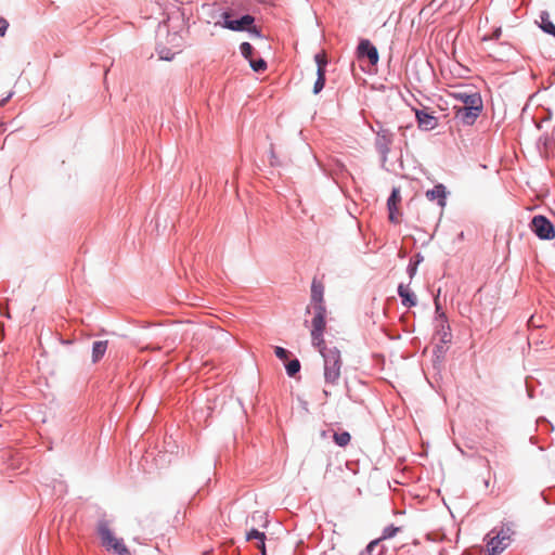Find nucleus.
<instances>
[{"label": "nucleus", "instance_id": "obj_1", "mask_svg": "<svg viewBox=\"0 0 555 555\" xmlns=\"http://www.w3.org/2000/svg\"><path fill=\"white\" fill-rule=\"evenodd\" d=\"M452 96L462 103L455 105L454 118L463 126H473L483 109V102L479 92L456 91Z\"/></svg>", "mask_w": 555, "mask_h": 555}, {"label": "nucleus", "instance_id": "obj_2", "mask_svg": "<svg viewBox=\"0 0 555 555\" xmlns=\"http://www.w3.org/2000/svg\"><path fill=\"white\" fill-rule=\"evenodd\" d=\"M112 520L104 514L96 522V533L100 537L101 544L107 551H113L117 555H131L129 548L122 539H118L111 530Z\"/></svg>", "mask_w": 555, "mask_h": 555}, {"label": "nucleus", "instance_id": "obj_3", "mask_svg": "<svg viewBox=\"0 0 555 555\" xmlns=\"http://www.w3.org/2000/svg\"><path fill=\"white\" fill-rule=\"evenodd\" d=\"M324 364V380L326 385L336 386L340 378L341 356L337 347L321 350Z\"/></svg>", "mask_w": 555, "mask_h": 555}, {"label": "nucleus", "instance_id": "obj_4", "mask_svg": "<svg viewBox=\"0 0 555 555\" xmlns=\"http://www.w3.org/2000/svg\"><path fill=\"white\" fill-rule=\"evenodd\" d=\"M221 20L215 23L216 26L232 30L243 33L255 23V17L251 14H243L238 18H233L232 11L227 10L220 14Z\"/></svg>", "mask_w": 555, "mask_h": 555}, {"label": "nucleus", "instance_id": "obj_5", "mask_svg": "<svg viewBox=\"0 0 555 555\" xmlns=\"http://www.w3.org/2000/svg\"><path fill=\"white\" fill-rule=\"evenodd\" d=\"M529 227L540 240L548 241L555 237L554 224L543 215L533 216Z\"/></svg>", "mask_w": 555, "mask_h": 555}, {"label": "nucleus", "instance_id": "obj_6", "mask_svg": "<svg viewBox=\"0 0 555 555\" xmlns=\"http://www.w3.org/2000/svg\"><path fill=\"white\" fill-rule=\"evenodd\" d=\"M392 142L393 133L389 129L380 127L379 130L376 131L375 147L380 154L383 162L387 160Z\"/></svg>", "mask_w": 555, "mask_h": 555}, {"label": "nucleus", "instance_id": "obj_7", "mask_svg": "<svg viewBox=\"0 0 555 555\" xmlns=\"http://www.w3.org/2000/svg\"><path fill=\"white\" fill-rule=\"evenodd\" d=\"M512 530L509 527L502 528L494 538L489 542V552L492 555H498L505 550L508 545Z\"/></svg>", "mask_w": 555, "mask_h": 555}, {"label": "nucleus", "instance_id": "obj_8", "mask_svg": "<svg viewBox=\"0 0 555 555\" xmlns=\"http://www.w3.org/2000/svg\"><path fill=\"white\" fill-rule=\"evenodd\" d=\"M357 54L359 59H366L371 65H376L378 63V51L369 39L360 40L357 48Z\"/></svg>", "mask_w": 555, "mask_h": 555}, {"label": "nucleus", "instance_id": "obj_9", "mask_svg": "<svg viewBox=\"0 0 555 555\" xmlns=\"http://www.w3.org/2000/svg\"><path fill=\"white\" fill-rule=\"evenodd\" d=\"M418 128L423 131H430L438 126V119L431 113L414 108Z\"/></svg>", "mask_w": 555, "mask_h": 555}, {"label": "nucleus", "instance_id": "obj_10", "mask_svg": "<svg viewBox=\"0 0 555 555\" xmlns=\"http://www.w3.org/2000/svg\"><path fill=\"white\" fill-rule=\"evenodd\" d=\"M447 188L442 183H438L433 189L426 191V197L429 201H437L441 208L447 205Z\"/></svg>", "mask_w": 555, "mask_h": 555}, {"label": "nucleus", "instance_id": "obj_11", "mask_svg": "<svg viewBox=\"0 0 555 555\" xmlns=\"http://www.w3.org/2000/svg\"><path fill=\"white\" fill-rule=\"evenodd\" d=\"M398 295L401 299V304L405 308H412L417 305L416 295L412 289H410L409 285H404L400 283L398 286Z\"/></svg>", "mask_w": 555, "mask_h": 555}, {"label": "nucleus", "instance_id": "obj_12", "mask_svg": "<svg viewBox=\"0 0 555 555\" xmlns=\"http://www.w3.org/2000/svg\"><path fill=\"white\" fill-rule=\"evenodd\" d=\"M314 315L312 319V330L315 332H324L325 330V318H326V308L324 305L313 306Z\"/></svg>", "mask_w": 555, "mask_h": 555}, {"label": "nucleus", "instance_id": "obj_13", "mask_svg": "<svg viewBox=\"0 0 555 555\" xmlns=\"http://www.w3.org/2000/svg\"><path fill=\"white\" fill-rule=\"evenodd\" d=\"M436 335L439 336L440 343L442 345H448L452 340L451 327L448 320H442L441 322H436L435 325Z\"/></svg>", "mask_w": 555, "mask_h": 555}, {"label": "nucleus", "instance_id": "obj_14", "mask_svg": "<svg viewBox=\"0 0 555 555\" xmlns=\"http://www.w3.org/2000/svg\"><path fill=\"white\" fill-rule=\"evenodd\" d=\"M539 27L543 33L555 38V24L551 21L550 13L547 11H541Z\"/></svg>", "mask_w": 555, "mask_h": 555}, {"label": "nucleus", "instance_id": "obj_15", "mask_svg": "<svg viewBox=\"0 0 555 555\" xmlns=\"http://www.w3.org/2000/svg\"><path fill=\"white\" fill-rule=\"evenodd\" d=\"M163 452H164V455L160 456V460L162 463L163 462H166V460L163 457H165L166 454H169V455H173V454H177L178 453V444L176 442V440L172 439V437H165L164 439V442H163ZM159 453H162V451H159ZM171 460H167V462H170Z\"/></svg>", "mask_w": 555, "mask_h": 555}, {"label": "nucleus", "instance_id": "obj_16", "mask_svg": "<svg viewBox=\"0 0 555 555\" xmlns=\"http://www.w3.org/2000/svg\"><path fill=\"white\" fill-rule=\"evenodd\" d=\"M107 350L106 340H96L92 345V362L98 363L105 354Z\"/></svg>", "mask_w": 555, "mask_h": 555}, {"label": "nucleus", "instance_id": "obj_17", "mask_svg": "<svg viewBox=\"0 0 555 555\" xmlns=\"http://www.w3.org/2000/svg\"><path fill=\"white\" fill-rule=\"evenodd\" d=\"M323 292V285L314 280L311 285V301L313 302V306L324 305Z\"/></svg>", "mask_w": 555, "mask_h": 555}, {"label": "nucleus", "instance_id": "obj_18", "mask_svg": "<svg viewBox=\"0 0 555 555\" xmlns=\"http://www.w3.org/2000/svg\"><path fill=\"white\" fill-rule=\"evenodd\" d=\"M380 541L382 539L371 541L359 555H384L385 548L380 545Z\"/></svg>", "mask_w": 555, "mask_h": 555}, {"label": "nucleus", "instance_id": "obj_19", "mask_svg": "<svg viewBox=\"0 0 555 555\" xmlns=\"http://www.w3.org/2000/svg\"><path fill=\"white\" fill-rule=\"evenodd\" d=\"M401 201L400 190L393 188L388 199H387V208L388 210H398V204Z\"/></svg>", "mask_w": 555, "mask_h": 555}, {"label": "nucleus", "instance_id": "obj_20", "mask_svg": "<svg viewBox=\"0 0 555 555\" xmlns=\"http://www.w3.org/2000/svg\"><path fill=\"white\" fill-rule=\"evenodd\" d=\"M300 362L298 359L294 358L285 363V370L289 377H295L300 371Z\"/></svg>", "mask_w": 555, "mask_h": 555}, {"label": "nucleus", "instance_id": "obj_21", "mask_svg": "<svg viewBox=\"0 0 555 555\" xmlns=\"http://www.w3.org/2000/svg\"><path fill=\"white\" fill-rule=\"evenodd\" d=\"M333 440L338 447H346L351 440V436L348 431L343 430L340 433H334Z\"/></svg>", "mask_w": 555, "mask_h": 555}, {"label": "nucleus", "instance_id": "obj_22", "mask_svg": "<svg viewBox=\"0 0 555 555\" xmlns=\"http://www.w3.org/2000/svg\"><path fill=\"white\" fill-rule=\"evenodd\" d=\"M314 62L317 64V74L326 75V66H327V57L322 53H317L314 55Z\"/></svg>", "mask_w": 555, "mask_h": 555}, {"label": "nucleus", "instance_id": "obj_23", "mask_svg": "<svg viewBox=\"0 0 555 555\" xmlns=\"http://www.w3.org/2000/svg\"><path fill=\"white\" fill-rule=\"evenodd\" d=\"M440 289L438 291V294L434 298L435 304V322H441L442 320H448L446 312L442 310L440 300H439Z\"/></svg>", "mask_w": 555, "mask_h": 555}, {"label": "nucleus", "instance_id": "obj_24", "mask_svg": "<svg viewBox=\"0 0 555 555\" xmlns=\"http://www.w3.org/2000/svg\"><path fill=\"white\" fill-rule=\"evenodd\" d=\"M323 333L311 331L312 345L318 348L320 353L323 348H327L324 344Z\"/></svg>", "mask_w": 555, "mask_h": 555}, {"label": "nucleus", "instance_id": "obj_25", "mask_svg": "<svg viewBox=\"0 0 555 555\" xmlns=\"http://www.w3.org/2000/svg\"><path fill=\"white\" fill-rule=\"evenodd\" d=\"M249 63V66L251 67V69L256 73H262L267 69V62L262 59V57H259L257 60H255L254 57L250 59L248 61Z\"/></svg>", "mask_w": 555, "mask_h": 555}, {"label": "nucleus", "instance_id": "obj_26", "mask_svg": "<svg viewBox=\"0 0 555 555\" xmlns=\"http://www.w3.org/2000/svg\"><path fill=\"white\" fill-rule=\"evenodd\" d=\"M240 52L245 60L249 61L253 59L255 49L249 42L245 41L240 44Z\"/></svg>", "mask_w": 555, "mask_h": 555}, {"label": "nucleus", "instance_id": "obj_27", "mask_svg": "<svg viewBox=\"0 0 555 555\" xmlns=\"http://www.w3.org/2000/svg\"><path fill=\"white\" fill-rule=\"evenodd\" d=\"M400 531H401L400 527H396L395 525H389L384 528L383 533L379 539H382V541L391 539Z\"/></svg>", "mask_w": 555, "mask_h": 555}, {"label": "nucleus", "instance_id": "obj_28", "mask_svg": "<svg viewBox=\"0 0 555 555\" xmlns=\"http://www.w3.org/2000/svg\"><path fill=\"white\" fill-rule=\"evenodd\" d=\"M253 540H257L258 542L266 540V533L259 531L256 528H251L249 531L246 532V541Z\"/></svg>", "mask_w": 555, "mask_h": 555}, {"label": "nucleus", "instance_id": "obj_29", "mask_svg": "<svg viewBox=\"0 0 555 555\" xmlns=\"http://www.w3.org/2000/svg\"><path fill=\"white\" fill-rule=\"evenodd\" d=\"M325 81H326V75L317 74V80L313 85V93L314 94H318L323 90V88L325 86Z\"/></svg>", "mask_w": 555, "mask_h": 555}, {"label": "nucleus", "instance_id": "obj_30", "mask_svg": "<svg viewBox=\"0 0 555 555\" xmlns=\"http://www.w3.org/2000/svg\"><path fill=\"white\" fill-rule=\"evenodd\" d=\"M274 354L280 360L286 361V360H288V357H289L291 352L287 349L283 348V347L276 346L274 348Z\"/></svg>", "mask_w": 555, "mask_h": 555}, {"label": "nucleus", "instance_id": "obj_31", "mask_svg": "<svg viewBox=\"0 0 555 555\" xmlns=\"http://www.w3.org/2000/svg\"><path fill=\"white\" fill-rule=\"evenodd\" d=\"M417 268H418L417 261H414V259H410L409 264L406 267V273L410 279L414 278V275L417 272Z\"/></svg>", "mask_w": 555, "mask_h": 555}, {"label": "nucleus", "instance_id": "obj_32", "mask_svg": "<svg viewBox=\"0 0 555 555\" xmlns=\"http://www.w3.org/2000/svg\"><path fill=\"white\" fill-rule=\"evenodd\" d=\"M246 33H248V34H249V36H250V37H253V38H262V37H263V36H262V33H261V29H260L259 27H257V26L255 25V23H254V24H251V26H250V27H248V29L246 30Z\"/></svg>", "mask_w": 555, "mask_h": 555}, {"label": "nucleus", "instance_id": "obj_33", "mask_svg": "<svg viewBox=\"0 0 555 555\" xmlns=\"http://www.w3.org/2000/svg\"><path fill=\"white\" fill-rule=\"evenodd\" d=\"M9 28V22L0 16V36L3 37Z\"/></svg>", "mask_w": 555, "mask_h": 555}, {"label": "nucleus", "instance_id": "obj_34", "mask_svg": "<svg viewBox=\"0 0 555 555\" xmlns=\"http://www.w3.org/2000/svg\"><path fill=\"white\" fill-rule=\"evenodd\" d=\"M269 155H270V164L272 166H278L279 165V159H278V157H276V155L274 153L272 144H271V149H270Z\"/></svg>", "mask_w": 555, "mask_h": 555}, {"label": "nucleus", "instance_id": "obj_35", "mask_svg": "<svg viewBox=\"0 0 555 555\" xmlns=\"http://www.w3.org/2000/svg\"><path fill=\"white\" fill-rule=\"evenodd\" d=\"M397 211H398V210H392V209H391V210H388V212H389V221H390V222H392V223H395V224H396V223H399V219H398V217H397Z\"/></svg>", "mask_w": 555, "mask_h": 555}, {"label": "nucleus", "instance_id": "obj_36", "mask_svg": "<svg viewBox=\"0 0 555 555\" xmlns=\"http://www.w3.org/2000/svg\"><path fill=\"white\" fill-rule=\"evenodd\" d=\"M257 548L260 551L261 555H267V550H266V540H262L260 542H257Z\"/></svg>", "mask_w": 555, "mask_h": 555}, {"label": "nucleus", "instance_id": "obj_37", "mask_svg": "<svg viewBox=\"0 0 555 555\" xmlns=\"http://www.w3.org/2000/svg\"><path fill=\"white\" fill-rule=\"evenodd\" d=\"M541 495H542L543 501H544L546 504H554V503H555V501H554V500H552V499L550 498V495H548L547 493H545L544 491H543V492H541Z\"/></svg>", "mask_w": 555, "mask_h": 555}, {"label": "nucleus", "instance_id": "obj_38", "mask_svg": "<svg viewBox=\"0 0 555 555\" xmlns=\"http://www.w3.org/2000/svg\"><path fill=\"white\" fill-rule=\"evenodd\" d=\"M13 94H14L13 92H10L5 98L0 100V107L4 106L11 100Z\"/></svg>", "mask_w": 555, "mask_h": 555}, {"label": "nucleus", "instance_id": "obj_39", "mask_svg": "<svg viewBox=\"0 0 555 555\" xmlns=\"http://www.w3.org/2000/svg\"><path fill=\"white\" fill-rule=\"evenodd\" d=\"M411 259H414V261H417V266L424 260V257L421 253L415 254Z\"/></svg>", "mask_w": 555, "mask_h": 555}, {"label": "nucleus", "instance_id": "obj_40", "mask_svg": "<svg viewBox=\"0 0 555 555\" xmlns=\"http://www.w3.org/2000/svg\"><path fill=\"white\" fill-rule=\"evenodd\" d=\"M443 346H444V345H442L441 343H440V345H437V346L435 347V352H436V353H441V354H442V353H444L446 349H444V347H443Z\"/></svg>", "mask_w": 555, "mask_h": 555}, {"label": "nucleus", "instance_id": "obj_41", "mask_svg": "<svg viewBox=\"0 0 555 555\" xmlns=\"http://www.w3.org/2000/svg\"><path fill=\"white\" fill-rule=\"evenodd\" d=\"M0 314H1V315H4V317H7V318H11L10 313H9L8 311H4V312H3L1 308H0Z\"/></svg>", "mask_w": 555, "mask_h": 555}, {"label": "nucleus", "instance_id": "obj_42", "mask_svg": "<svg viewBox=\"0 0 555 555\" xmlns=\"http://www.w3.org/2000/svg\"><path fill=\"white\" fill-rule=\"evenodd\" d=\"M160 59L170 61L171 56H168V53H165V55H160Z\"/></svg>", "mask_w": 555, "mask_h": 555}, {"label": "nucleus", "instance_id": "obj_43", "mask_svg": "<svg viewBox=\"0 0 555 555\" xmlns=\"http://www.w3.org/2000/svg\"><path fill=\"white\" fill-rule=\"evenodd\" d=\"M160 59L170 61L171 56H168V53H165V55H160Z\"/></svg>", "mask_w": 555, "mask_h": 555}, {"label": "nucleus", "instance_id": "obj_44", "mask_svg": "<svg viewBox=\"0 0 555 555\" xmlns=\"http://www.w3.org/2000/svg\"><path fill=\"white\" fill-rule=\"evenodd\" d=\"M501 35V29H498V31L495 33V37L499 38Z\"/></svg>", "mask_w": 555, "mask_h": 555}, {"label": "nucleus", "instance_id": "obj_45", "mask_svg": "<svg viewBox=\"0 0 555 555\" xmlns=\"http://www.w3.org/2000/svg\"><path fill=\"white\" fill-rule=\"evenodd\" d=\"M2 337H3V330L0 328V340L2 339Z\"/></svg>", "mask_w": 555, "mask_h": 555}, {"label": "nucleus", "instance_id": "obj_46", "mask_svg": "<svg viewBox=\"0 0 555 555\" xmlns=\"http://www.w3.org/2000/svg\"><path fill=\"white\" fill-rule=\"evenodd\" d=\"M4 125H0V132L4 131Z\"/></svg>", "mask_w": 555, "mask_h": 555}]
</instances>
